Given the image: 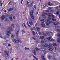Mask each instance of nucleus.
Here are the masks:
<instances>
[{
  "label": "nucleus",
  "instance_id": "5",
  "mask_svg": "<svg viewBox=\"0 0 60 60\" xmlns=\"http://www.w3.org/2000/svg\"><path fill=\"white\" fill-rule=\"evenodd\" d=\"M5 18V16L4 15H3L2 16H1L0 17L1 18L0 19L1 20H4V19Z\"/></svg>",
  "mask_w": 60,
  "mask_h": 60
},
{
  "label": "nucleus",
  "instance_id": "16",
  "mask_svg": "<svg viewBox=\"0 0 60 60\" xmlns=\"http://www.w3.org/2000/svg\"><path fill=\"white\" fill-rule=\"evenodd\" d=\"M41 57L42 59L43 60H46V59H45V58H44V56L43 55H42L41 56Z\"/></svg>",
  "mask_w": 60,
  "mask_h": 60
},
{
  "label": "nucleus",
  "instance_id": "45",
  "mask_svg": "<svg viewBox=\"0 0 60 60\" xmlns=\"http://www.w3.org/2000/svg\"><path fill=\"white\" fill-rule=\"evenodd\" d=\"M6 34L7 35V36H8L10 37V35L8 34L7 33Z\"/></svg>",
  "mask_w": 60,
  "mask_h": 60
},
{
  "label": "nucleus",
  "instance_id": "27",
  "mask_svg": "<svg viewBox=\"0 0 60 60\" xmlns=\"http://www.w3.org/2000/svg\"><path fill=\"white\" fill-rule=\"evenodd\" d=\"M52 23H53V25H55V26H56V24H55L56 23V22H52Z\"/></svg>",
  "mask_w": 60,
  "mask_h": 60
},
{
  "label": "nucleus",
  "instance_id": "55",
  "mask_svg": "<svg viewBox=\"0 0 60 60\" xmlns=\"http://www.w3.org/2000/svg\"><path fill=\"white\" fill-rule=\"evenodd\" d=\"M41 24H44V23L43 22H41Z\"/></svg>",
  "mask_w": 60,
  "mask_h": 60
},
{
  "label": "nucleus",
  "instance_id": "4",
  "mask_svg": "<svg viewBox=\"0 0 60 60\" xmlns=\"http://www.w3.org/2000/svg\"><path fill=\"white\" fill-rule=\"evenodd\" d=\"M47 13H45L44 14H43L42 15V17L44 19H46V16H45V15H47Z\"/></svg>",
  "mask_w": 60,
  "mask_h": 60
},
{
  "label": "nucleus",
  "instance_id": "46",
  "mask_svg": "<svg viewBox=\"0 0 60 60\" xmlns=\"http://www.w3.org/2000/svg\"><path fill=\"white\" fill-rule=\"evenodd\" d=\"M34 8L35 9H36V6L35 5H34Z\"/></svg>",
  "mask_w": 60,
  "mask_h": 60
},
{
  "label": "nucleus",
  "instance_id": "42",
  "mask_svg": "<svg viewBox=\"0 0 60 60\" xmlns=\"http://www.w3.org/2000/svg\"><path fill=\"white\" fill-rule=\"evenodd\" d=\"M57 31L59 33L60 32V30L59 29H58L57 30Z\"/></svg>",
  "mask_w": 60,
  "mask_h": 60
},
{
  "label": "nucleus",
  "instance_id": "56",
  "mask_svg": "<svg viewBox=\"0 0 60 60\" xmlns=\"http://www.w3.org/2000/svg\"><path fill=\"white\" fill-rule=\"evenodd\" d=\"M59 24V22H57L56 24V25H57L58 24Z\"/></svg>",
  "mask_w": 60,
  "mask_h": 60
},
{
  "label": "nucleus",
  "instance_id": "57",
  "mask_svg": "<svg viewBox=\"0 0 60 60\" xmlns=\"http://www.w3.org/2000/svg\"><path fill=\"white\" fill-rule=\"evenodd\" d=\"M32 38H33V39L35 40V38H34V37H32Z\"/></svg>",
  "mask_w": 60,
  "mask_h": 60
},
{
  "label": "nucleus",
  "instance_id": "38",
  "mask_svg": "<svg viewBox=\"0 0 60 60\" xmlns=\"http://www.w3.org/2000/svg\"><path fill=\"white\" fill-rule=\"evenodd\" d=\"M35 49H36L37 51H38V50H40L39 49H38V48H36Z\"/></svg>",
  "mask_w": 60,
  "mask_h": 60
},
{
  "label": "nucleus",
  "instance_id": "28",
  "mask_svg": "<svg viewBox=\"0 0 60 60\" xmlns=\"http://www.w3.org/2000/svg\"><path fill=\"white\" fill-rule=\"evenodd\" d=\"M46 34L48 35V36H49V35H50V34H49V32H47Z\"/></svg>",
  "mask_w": 60,
  "mask_h": 60
},
{
  "label": "nucleus",
  "instance_id": "6",
  "mask_svg": "<svg viewBox=\"0 0 60 60\" xmlns=\"http://www.w3.org/2000/svg\"><path fill=\"white\" fill-rule=\"evenodd\" d=\"M8 30L10 31H11L12 32L13 31V30H12V28L11 27H9L8 29Z\"/></svg>",
  "mask_w": 60,
  "mask_h": 60
},
{
  "label": "nucleus",
  "instance_id": "21",
  "mask_svg": "<svg viewBox=\"0 0 60 60\" xmlns=\"http://www.w3.org/2000/svg\"><path fill=\"white\" fill-rule=\"evenodd\" d=\"M15 36V35L14 34H12L11 37V38H14Z\"/></svg>",
  "mask_w": 60,
  "mask_h": 60
},
{
  "label": "nucleus",
  "instance_id": "30",
  "mask_svg": "<svg viewBox=\"0 0 60 60\" xmlns=\"http://www.w3.org/2000/svg\"><path fill=\"white\" fill-rule=\"evenodd\" d=\"M23 25H24V26L25 27V28H27V27H26V24H25V23H23Z\"/></svg>",
  "mask_w": 60,
  "mask_h": 60
},
{
  "label": "nucleus",
  "instance_id": "24",
  "mask_svg": "<svg viewBox=\"0 0 60 60\" xmlns=\"http://www.w3.org/2000/svg\"><path fill=\"white\" fill-rule=\"evenodd\" d=\"M57 36L60 39V34H57Z\"/></svg>",
  "mask_w": 60,
  "mask_h": 60
},
{
  "label": "nucleus",
  "instance_id": "23",
  "mask_svg": "<svg viewBox=\"0 0 60 60\" xmlns=\"http://www.w3.org/2000/svg\"><path fill=\"white\" fill-rule=\"evenodd\" d=\"M51 37H50L47 38V39L48 40H51Z\"/></svg>",
  "mask_w": 60,
  "mask_h": 60
},
{
  "label": "nucleus",
  "instance_id": "25",
  "mask_svg": "<svg viewBox=\"0 0 60 60\" xmlns=\"http://www.w3.org/2000/svg\"><path fill=\"white\" fill-rule=\"evenodd\" d=\"M9 18L11 20V21H12L13 19H12V17H9Z\"/></svg>",
  "mask_w": 60,
  "mask_h": 60
},
{
  "label": "nucleus",
  "instance_id": "19",
  "mask_svg": "<svg viewBox=\"0 0 60 60\" xmlns=\"http://www.w3.org/2000/svg\"><path fill=\"white\" fill-rule=\"evenodd\" d=\"M22 34H24V33H25V30H22Z\"/></svg>",
  "mask_w": 60,
  "mask_h": 60
},
{
  "label": "nucleus",
  "instance_id": "47",
  "mask_svg": "<svg viewBox=\"0 0 60 60\" xmlns=\"http://www.w3.org/2000/svg\"><path fill=\"white\" fill-rule=\"evenodd\" d=\"M11 1H10L9 2V3L8 4V5L10 4L11 3Z\"/></svg>",
  "mask_w": 60,
  "mask_h": 60
},
{
  "label": "nucleus",
  "instance_id": "39",
  "mask_svg": "<svg viewBox=\"0 0 60 60\" xmlns=\"http://www.w3.org/2000/svg\"><path fill=\"white\" fill-rule=\"evenodd\" d=\"M48 22L49 24H51V23H52L53 22L51 21H49Z\"/></svg>",
  "mask_w": 60,
  "mask_h": 60
},
{
  "label": "nucleus",
  "instance_id": "17",
  "mask_svg": "<svg viewBox=\"0 0 60 60\" xmlns=\"http://www.w3.org/2000/svg\"><path fill=\"white\" fill-rule=\"evenodd\" d=\"M57 41L59 43H60V38H59V39L57 40Z\"/></svg>",
  "mask_w": 60,
  "mask_h": 60
},
{
  "label": "nucleus",
  "instance_id": "1",
  "mask_svg": "<svg viewBox=\"0 0 60 60\" xmlns=\"http://www.w3.org/2000/svg\"><path fill=\"white\" fill-rule=\"evenodd\" d=\"M17 41H18V42H20V43H22V41L20 40V39H17V40L14 39H13V41L14 43H17Z\"/></svg>",
  "mask_w": 60,
  "mask_h": 60
},
{
  "label": "nucleus",
  "instance_id": "59",
  "mask_svg": "<svg viewBox=\"0 0 60 60\" xmlns=\"http://www.w3.org/2000/svg\"><path fill=\"white\" fill-rule=\"evenodd\" d=\"M27 4H29V3H30V2H28V1H27Z\"/></svg>",
  "mask_w": 60,
  "mask_h": 60
},
{
  "label": "nucleus",
  "instance_id": "32",
  "mask_svg": "<svg viewBox=\"0 0 60 60\" xmlns=\"http://www.w3.org/2000/svg\"><path fill=\"white\" fill-rule=\"evenodd\" d=\"M56 14H57V15H58V14H59V11H58L57 12H56Z\"/></svg>",
  "mask_w": 60,
  "mask_h": 60
},
{
  "label": "nucleus",
  "instance_id": "37",
  "mask_svg": "<svg viewBox=\"0 0 60 60\" xmlns=\"http://www.w3.org/2000/svg\"><path fill=\"white\" fill-rule=\"evenodd\" d=\"M43 53H44V54H46V51L45 50H43Z\"/></svg>",
  "mask_w": 60,
  "mask_h": 60
},
{
  "label": "nucleus",
  "instance_id": "35",
  "mask_svg": "<svg viewBox=\"0 0 60 60\" xmlns=\"http://www.w3.org/2000/svg\"><path fill=\"white\" fill-rule=\"evenodd\" d=\"M52 17V18H55V16L53 15H51Z\"/></svg>",
  "mask_w": 60,
  "mask_h": 60
},
{
  "label": "nucleus",
  "instance_id": "36",
  "mask_svg": "<svg viewBox=\"0 0 60 60\" xmlns=\"http://www.w3.org/2000/svg\"><path fill=\"white\" fill-rule=\"evenodd\" d=\"M7 33H8V34H11V32H10V31H8Z\"/></svg>",
  "mask_w": 60,
  "mask_h": 60
},
{
  "label": "nucleus",
  "instance_id": "11",
  "mask_svg": "<svg viewBox=\"0 0 60 60\" xmlns=\"http://www.w3.org/2000/svg\"><path fill=\"white\" fill-rule=\"evenodd\" d=\"M29 24L31 26H32L33 25V22L31 21H29Z\"/></svg>",
  "mask_w": 60,
  "mask_h": 60
},
{
  "label": "nucleus",
  "instance_id": "44",
  "mask_svg": "<svg viewBox=\"0 0 60 60\" xmlns=\"http://www.w3.org/2000/svg\"><path fill=\"white\" fill-rule=\"evenodd\" d=\"M47 22H49V19H47Z\"/></svg>",
  "mask_w": 60,
  "mask_h": 60
},
{
  "label": "nucleus",
  "instance_id": "3",
  "mask_svg": "<svg viewBox=\"0 0 60 60\" xmlns=\"http://www.w3.org/2000/svg\"><path fill=\"white\" fill-rule=\"evenodd\" d=\"M4 53H5L6 56L8 57L9 56V51H8L6 50L4 51Z\"/></svg>",
  "mask_w": 60,
  "mask_h": 60
},
{
  "label": "nucleus",
  "instance_id": "52",
  "mask_svg": "<svg viewBox=\"0 0 60 60\" xmlns=\"http://www.w3.org/2000/svg\"><path fill=\"white\" fill-rule=\"evenodd\" d=\"M17 4V3H14L12 5L13 6H14V4Z\"/></svg>",
  "mask_w": 60,
  "mask_h": 60
},
{
  "label": "nucleus",
  "instance_id": "58",
  "mask_svg": "<svg viewBox=\"0 0 60 60\" xmlns=\"http://www.w3.org/2000/svg\"><path fill=\"white\" fill-rule=\"evenodd\" d=\"M42 43H44V41H41Z\"/></svg>",
  "mask_w": 60,
  "mask_h": 60
},
{
  "label": "nucleus",
  "instance_id": "49",
  "mask_svg": "<svg viewBox=\"0 0 60 60\" xmlns=\"http://www.w3.org/2000/svg\"><path fill=\"white\" fill-rule=\"evenodd\" d=\"M8 47H10V46H11V44H9L8 45Z\"/></svg>",
  "mask_w": 60,
  "mask_h": 60
},
{
  "label": "nucleus",
  "instance_id": "26",
  "mask_svg": "<svg viewBox=\"0 0 60 60\" xmlns=\"http://www.w3.org/2000/svg\"><path fill=\"white\" fill-rule=\"evenodd\" d=\"M52 45H53V46H57L56 44V43H53Z\"/></svg>",
  "mask_w": 60,
  "mask_h": 60
},
{
  "label": "nucleus",
  "instance_id": "29",
  "mask_svg": "<svg viewBox=\"0 0 60 60\" xmlns=\"http://www.w3.org/2000/svg\"><path fill=\"white\" fill-rule=\"evenodd\" d=\"M52 20H53V21H56V19L53 18H52Z\"/></svg>",
  "mask_w": 60,
  "mask_h": 60
},
{
  "label": "nucleus",
  "instance_id": "8",
  "mask_svg": "<svg viewBox=\"0 0 60 60\" xmlns=\"http://www.w3.org/2000/svg\"><path fill=\"white\" fill-rule=\"evenodd\" d=\"M42 46L43 47H48V45L46 44L45 45L43 44L42 45Z\"/></svg>",
  "mask_w": 60,
  "mask_h": 60
},
{
  "label": "nucleus",
  "instance_id": "14",
  "mask_svg": "<svg viewBox=\"0 0 60 60\" xmlns=\"http://www.w3.org/2000/svg\"><path fill=\"white\" fill-rule=\"evenodd\" d=\"M19 30H18L16 34V35L17 36H18V35H19Z\"/></svg>",
  "mask_w": 60,
  "mask_h": 60
},
{
  "label": "nucleus",
  "instance_id": "33",
  "mask_svg": "<svg viewBox=\"0 0 60 60\" xmlns=\"http://www.w3.org/2000/svg\"><path fill=\"white\" fill-rule=\"evenodd\" d=\"M32 32L33 33V35H35V32H34V31H32Z\"/></svg>",
  "mask_w": 60,
  "mask_h": 60
},
{
  "label": "nucleus",
  "instance_id": "40",
  "mask_svg": "<svg viewBox=\"0 0 60 60\" xmlns=\"http://www.w3.org/2000/svg\"><path fill=\"white\" fill-rule=\"evenodd\" d=\"M46 25L47 26H49V23H46Z\"/></svg>",
  "mask_w": 60,
  "mask_h": 60
},
{
  "label": "nucleus",
  "instance_id": "7",
  "mask_svg": "<svg viewBox=\"0 0 60 60\" xmlns=\"http://www.w3.org/2000/svg\"><path fill=\"white\" fill-rule=\"evenodd\" d=\"M34 1H32V3H31L30 4H30L28 5L29 7H32V5H33V4H34Z\"/></svg>",
  "mask_w": 60,
  "mask_h": 60
},
{
  "label": "nucleus",
  "instance_id": "50",
  "mask_svg": "<svg viewBox=\"0 0 60 60\" xmlns=\"http://www.w3.org/2000/svg\"><path fill=\"white\" fill-rule=\"evenodd\" d=\"M33 56L34 58V59H35V58H36V57H35V56L34 55H33Z\"/></svg>",
  "mask_w": 60,
  "mask_h": 60
},
{
  "label": "nucleus",
  "instance_id": "2",
  "mask_svg": "<svg viewBox=\"0 0 60 60\" xmlns=\"http://www.w3.org/2000/svg\"><path fill=\"white\" fill-rule=\"evenodd\" d=\"M30 16L32 19H34V11L33 10H31L30 12Z\"/></svg>",
  "mask_w": 60,
  "mask_h": 60
},
{
  "label": "nucleus",
  "instance_id": "15",
  "mask_svg": "<svg viewBox=\"0 0 60 60\" xmlns=\"http://www.w3.org/2000/svg\"><path fill=\"white\" fill-rule=\"evenodd\" d=\"M13 10V8H10L9 9H8V11H12Z\"/></svg>",
  "mask_w": 60,
  "mask_h": 60
},
{
  "label": "nucleus",
  "instance_id": "22",
  "mask_svg": "<svg viewBox=\"0 0 60 60\" xmlns=\"http://www.w3.org/2000/svg\"><path fill=\"white\" fill-rule=\"evenodd\" d=\"M41 26L42 27H45V24H41Z\"/></svg>",
  "mask_w": 60,
  "mask_h": 60
},
{
  "label": "nucleus",
  "instance_id": "31",
  "mask_svg": "<svg viewBox=\"0 0 60 60\" xmlns=\"http://www.w3.org/2000/svg\"><path fill=\"white\" fill-rule=\"evenodd\" d=\"M11 25L12 27H13L14 28V24H11Z\"/></svg>",
  "mask_w": 60,
  "mask_h": 60
},
{
  "label": "nucleus",
  "instance_id": "51",
  "mask_svg": "<svg viewBox=\"0 0 60 60\" xmlns=\"http://www.w3.org/2000/svg\"><path fill=\"white\" fill-rule=\"evenodd\" d=\"M13 15H14V14H11L10 15V16H13Z\"/></svg>",
  "mask_w": 60,
  "mask_h": 60
},
{
  "label": "nucleus",
  "instance_id": "41",
  "mask_svg": "<svg viewBox=\"0 0 60 60\" xmlns=\"http://www.w3.org/2000/svg\"><path fill=\"white\" fill-rule=\"evenodd\" d=\"M49 47H52V46L51 45H50V44H49Z\"/></svg>",
  "mask_w": 60,
  "mask_h": 60
},
{
  "label": "nucleus",
  "instance_id": "20",
  "mask_svg": "<svg viewBox=\"0 0 60 60\" xmlns=\"http://www.w3.org/2000/svg\"><path fill=\"white\" fill-rule=\"evenodd\" d=\"M36 28L38 31H40V28L39 27H36Z\"/></svg>",
  "mask_w": 60,
  "mask_h": 60
},
{
  "label": "nucleus",
  "instance_id": "60",
  "mask_svg": "<svg viewBox=\"0 0 60 60\" xmlns=\"http://www.w3.org/2000/svg\"><path fill=\"white\" fill-rule=\"evenodd\" d=\"M28 26L29 27H30H30H31V26H30V25H28Z\"/></svg>",
  "mask_w": 60,
  "mask_h": 60
},
{
  "label": "nucleus",
  "instance_id": "48",
  "mask_svg": "<svg viewBox=\"0 0 60 60\" xmlns=\"http://www.w3.org/2000/svg\"><path fill=\"white\" fill-rule=\"evenodd\" d=\"M3 3H2L0 5V6H1V7H2V6H3Z\"/></svg>",
  "mask_w": 60,
  "mask_h": 60
},
{
  "label": "nucleus",
  "instance_id": "61",
  "mask_svg": "<svg viewBox=\"0 0 60 60\" xmlns=\"http://www.w3.org/2000/svg\"><path fill=\"white\" fill-rule=\"evenodd\" d=\"M16 18L15 17V16H14L13 17V19H15Z\"/></svg>",
  "mask_w": 60,
  "mask_h": 60
},
{
  "label": "nucleus",
  "instance_id": "54",
  "mask_svg": "<svg viewBox=\"0 0 60 60\" xmlns=\"http://www.w3.org/2000/svg\"><path fill=\"white\" fill-rule=\"evenodd\" d=\"M12 52V49H11L10 52V53H11Z\"/></svg>",
  "mask_w": 60,
  "mask_h": 60
},
{
  "label": "nucleus",
  "instance_id": "9",
  "mask_svg": "<svg viewBox=\"0 0 60 60\" xmlns=\"http://www.w3.org/2000/svg\"><path fill=\"white\" fill-rule=\"evenodd\" d=\"M0 37L2 38H3L5 40H6V38H5V37H3L2 36V35L0 33Z\"/></svg>",
  "mask_w": 60,
  "mask_h": 60
},
{
  "label": "nucleus",
  "instance_id": "34",
  "mask_svg": "<svg viewBox=\"0 0 60 60\" xmlns=\"http://www.w3.org/2000/svg\"><path fill=\"white\" fill-rule=\"evenodd\" d=\"M44 19H42L40 21H42V22H44Z\"/></svg>",
  "mask_w": 60,
  "mask_h": 60
},
{
  "label": "nucleus",
  "instance_id": "18",
  "mask_svg": "<svg viewBox=\"0 0 60 60\" xmlns=\"http://www.w3.org/2000/svg\"><path fill=\"white\" fill-rule=\"evenodd\" d=\"M5 21H9V20H8V18H6L5 19Z\"/></svg>",
  "mask_w": 60,
  "mask_h": 60
},
{
  "label": "nucleus",
  "instance_id": "62",
  "mask_svg": "<svg viewBox=\"0 0 60 60\" xmlns=\"http://www.w3.org/2000/svg\"><path fill=\"white\" fill-rule=\"evenodd\" d=\"M4 12L5 13H6V12H7V11L6 10H5L4 11Z\"/></svg>",
  "mask_w": 60,
  "mask_h": 60
},
{
  "label": "nucleus",
  "instance_id": "12",
  "mask_svg": "<svg viewBox=\"0 0 60 60\" xmlns=\"http://www.w3.org/2000/svg\"><path fill=\"white\" fill-rule=\"evenodd\" d=\"M33 53H34V55H36V51L35 50H34L32 51Z\"/></svg>",
  "mask_w": 60,
  "mask_h": 60
},
{
  "label": "nucleus",
  "instance_id": "53",
  "mask_svg": "<svg viewBox=\"0 0 60 60\" xmlns=\"http://www.w3.org/2000/svg\"><path fill=\"white\" fill-rule=\"evenodd\" d=\"M43 35H44V36H46V34H43Z\"/></svg>",
  "mask_w": 60,
  "mask_h": 60
},
{
  "label": "nucleus",
  "instance_id": "10",
  "mask_svg": "<svg viewBox=\"0 0 60 60\" xmlns=\"http://www.w3.org/2000/svg\"><path fill=\"white\" fill-rule=\"evenodd\" d=\"M48 50H49V51H52L53 50V49L49 47H48Z\"/></svg>",
  "mask_w": 60,
  "mask_h": 60
},
{
  "label": "nucleus",
  "instance_id": "63",
  "mask_svg": "<svg viewBox=\"0 0 60 60\" xmlns=\"http://www.w3.org/2000/svg\"><path fill=\"white\" fill-rule=\"evenodd\" d=\"M25 50H26V49H27V48H26V47H25Z\"/></svg>",
  "mask_w": 60,
  "mask_h": 60
},
{
  "label": "nucleus",
  "instance_id": "64",
  "mask_svg": "<svg viewBox=\"0 0 60 60\" xmlns=\"http://www.w3.org/2000/svg\"><path fill=\"white\" fill-rule=\"evenodd\" d=\"M53 60H56V59H55V58H54L53 59Z\"/></svg>",
  "mask_w": 60,
  "mask_h": 60
},
{
  "label": "nucleus",
  "instance_id": "13",
  "mask_svg": "<svg viewBox=\"0 0 60 60\" xmlns=\"http://www.w3.org/2000/svg\"><path fill=\"white\" fill-rule=\"evenodd\" d=\"M44 38V36H41L40 37L39 39H41V40H43Z\"/></svg>",
  "mask_w": 60,
  "mask_h": 60
},
{
  "label": "nucleus",
  "instance_id": "43",
  "mask_svg": "<svg viewBox=\"0 0 60 60\" xmlns=\"http://www.w3.org/2000/svg\"><path fill=\"white\" fill-rule=\"evenodd\" d=\"M54 41V40L53 39H51V40L50 41Z\"/></svg>",
  "mask_w": 60,
  "mask_h": 60
}]
</instances>
